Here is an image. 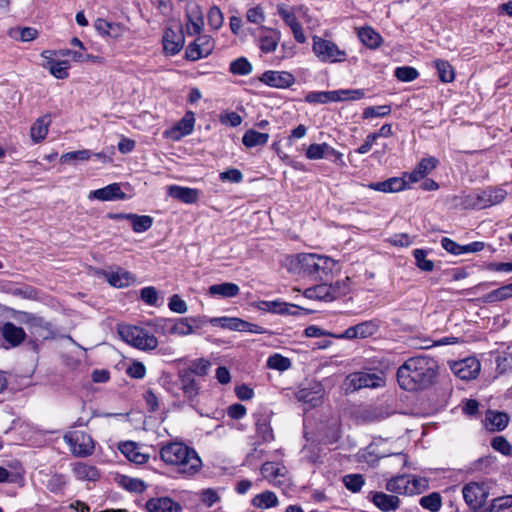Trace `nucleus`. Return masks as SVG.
Returning a JSON list of instances; mask_svg holds the SVG:
<instances>
[{
  "label": "nucleus",
  "instance_id": "nucleus-1",
  "mask_svg": "<svg viewBox=\"0 0 512 512\" xmlns=\"http://www.w3.org/2000/svg\"><path fill=\"white\" fill-rule=\"evenodd\" d=\"M438 370V363L433 357H410L398 368L397 382L406 391L425 390L434 384Z\"/></svg>",
  "mask_w": 512,
  "mask_h": 512
},
{
  "label": "nucleus",
  "instance_id": "nucleus-2",
  "mask_svg": "<svg viewBox=\"0 0 512 512\" xmlns=\"http://www.w3.org/2000/svg\"><path fill=\"white\" fill-rule=\"evenodd\" d=\"M160 458L168 465L176 466L179 473L193 475L202 466V461L197 452L187 445L172 442L160 449Z\"/></svg>",
  "mask_w": 512,
  "mask_h": 512
},
{
  "label": "nucleus",
  "instance_id": "nucleus-3",
  "mask_svg": "<svg viewBox=\"0 0 512 512\" xmlns=\"http://www.w3.org/2000/svg\"><path fill=\"white\" fill-rule=\"evenodd\" d=\"M298 263L303 273L320 280L327 277L336 265L332 258L314 253L298 255Z\"/></svg>",
  "mask_w": 512,
  "mask_h": 512
},
{
  "label": "nucleus",
  "instance_id": "nucleus-4",
  "mask_svg": "<svg viewBox=\"0 0 512 512\" xmlns=\"http://www.w3.org/2000/svg\"><path fill=\"white\" fill-rule=\"evenodd\" d=\"M118 333L126 343L141 350H153L158 346V340L153 334L137 326H120Z\"/></svg>",
  "mask_w": 512,
  "mask_h": 512
},
{
  "label": "nucleus",
  "instance_id": "nucleus-5",
  "mask_svg": "<svg viewBox=\"0 0 512 512\" xmlns=\"http://www.w3.org/2000/svg\"><path fill=\"white\" fill-rule=\"evenodd\" d=\"M463 498L473 512H484L489 496L488 487L484 483L470 482L462 488Z\"/></svg>",
  "mask_w": 512,
  "mask_h": 512
},
{
  "label": "nucleus",
  "instance_id": "nucleus-6",
  "mask_svg": "<svg viewBox=\"0 0 512 512\" xmlns=\"http://www.w3.org/2000/svg\"><path fill=\"white\" fill-rule=\"evenodd\" d=\"M507 192L502 188H487L473 192L466 197V204L477 209H484L501 203L506 198Z\"/></svg>",
  "mask_w": 512,
  "mask_h": 512
},
{
  "label": "nucleus",
  "instance_id": "nucleus-7",
  "mask_svg": "<svg viewBox=\"0 0 512 512\" xmlns=\"http://www.w3.org/2000/svg\"><path fill=\"white\" fill-rule=\"evenodd\" d=\"M64 441L70 446L71 452L77 457H86L93 453L94 442L91 436L82 431H69Z\"/></svg>",
  "mask_w": 512,
  "mask_h": 512
},
{
  "label": "nucleus",
  "instance_id": "nucleus-8",
  "mask_svg": "<svg viewBox=\"0 0 512 512\" xmlns=\"http://www.w3.org/2000/svg\"><path fill=\"white\" fill-rule=\"evenodd\" d=\"M208 319L205 317H184L178 320H165L164 324L170 334L186 336L193 334L196 329L202 328Z\"/></svg>",
  "mask_w": 512,
  "mask_h": 512
},
{
  "label": "nucleus",
  "instance_id": "nucleus-9",
  "mask_svg": "<svg viewBox=\"0 0 512 512\" xmlns=\"http://www.w3.org/2000/svg\"><path fill=\"white\" fill-rule=\"evenodd\" d=\"M313 52L323 62H338L344 60L345 52L340 50L338 46L321 37H313Z\"/></svg>",
  "mask_w": 512,
  "mask_h": 512
},
{
  "label": "nucleus",
  "instance_id": "nucleus-10",
  "mask_svg": "<svg viewBox=\"0 0 512 512\" xmlns=\"http://www.w3.org/2000/svg\"><path fill=\"white\" fill-rule=\"evenodd\" d=\"M215 42L209 35H199L185 51L187 60L196 61L209 56L214 50Z\"/></svg>",
  "mask_w": 512,
  "mask_h": 512
},
{
  "label": "nucleus",
  "instance_id": "nucleus-11",
  "mask_svg": "<svg viewBox=\"0 0 512 512\" xmlns=\"http://www.w3.org/2000/svg\"><path fill=\"white\" fill-rule=\"evenodd\" d=\"M257 307L262 311L271 312L279 315L298 316L307 314V311L304 308L280 300L260 301Z\"/></svg>",
  "mask_w": 512,
  "mask_h": 512
},
{
  "label": "nucleus",
  "instance_id": "nucleus-12",
  "mask_svg": "<svg viewBox=\"0 0 512 512\" xmlns=\"http://www.w3.org/2000/svg\"><path fill=\"white\" fill-rule=\"evenodd\" d=\"M347 379L350 387L354 390L362 388H378L385 384L384 379L378 374L363 371L351 373Z\"/></svg>",
  "mask_w": 512,
  "mask_h": 512
},
{
  "label": "nucleus",
  "instance_id": "nucleus-13",
  "mask_svg": "<svg viewBox=\"0 0 512 512\" xmlns=\"http://www.w3.org/2000/svg\"><path fill=\"white\" fill-rule=\"evenodd\" d=\"M480 369V362L475 357H468L457 361L451 366L452 372L462 380L475 379L478 376Z\"/></svg>",
  "mask_w": 512,
  "mask_h": 512
},
{
  "label": "nucleus",
  "instance_id": "nucleus-14",
  "mask_svg": "<svg viewBox=\"0 0 512 512\" xmlns=\"http://www.w3.org/2000/svg\"><path fill=\"white\" fill-rule=\"evenodd\" d=\"M324 389L320 383H311L308 387L300 388L296 393L298 401L308 405L309 408H315L322 403Z\"/></svg>",
  "mask_w": 512,
  "mask_h": 512
},
{
  "label": "nucleus",
  "instance_id": "nucleus-15",
  "mask_svg": "<svg viewBox=\"0 0 512 512\" xmlns=\"http://www.w3.org/2000/svg\"><path fill=\"white\" fill-rule=\"evenodd\" d=\"M378 324L373 321H364L357 325L347 328L340 335H332L338 339H356V338H367L374 335L378 331Z\"/></svg>",
  "mask_w": 512,
  "mask_h": 512
},
{
  "label": "nucleus",
  "instance_id": "nucleus-16",
  "mask_svg": "<svg viewBox=\"0 0 512 512\" xmlns=\"http://www.w3.org/2000/svg\"><path fill=\"white\" fill-rule=\"evenodd\" d=\"M259 80L270 87L281 89L288 88L295 82V78L290 72L272 70L265 71Z\"/></svg>",
  "mask_w": 512,
  "mask_h": 512
},
{
  "label": "nucleus",
  "instance_id": "nucleus-17",
  "mask_svg": "<svg viewBox=\"0 0 512 512\" xmlns=\"http://www.w3.org/2000/svg\"><path fill=\"white\" fill-rule=\"evenodd\" d=\"M88 198L90 200L97 199L100 201H115L125 200L127 195L121 190L119 183H112L103 188L91 191Z\"/></svg>",
  "mask_w": 512,
  "mask_h": 512
},
{
  "label": "nucleus",
  "instance_id": "nucleus-18",
  "mask_svg": "<svg viewBox=\"0 0 512 512\" xmlns=\"http://www.w3.org/2000/svg\"><path fill=\"white\" fill-rule=\"evenodd\" d=\"M368 498L382 512L396 511L400 505L398 496L389 495L384 492H371Z\"/></svg>",
  "mask_w": 512,
  "mask_h": 512
},
{
  "label": "nucleus",
  "instance_id": "nucleus-19",
  "mask_svg": "<svg viewBox=\"0 0 512 512\" xmlns=\"http://www.w3.org/2000/svg\"><path fill=\"white\" fill-rule=\"evenodd\" d=\"M439 161L435 157H427L421 159V161L417 164L416 168L410 172L405 173L404 178L408 179V183H416L421 179L425 178L433 169L436 168Z\"/></svg>",
  "mask_w": 512,
  "mask_h": 512
},
{
  "label": "nucleus",
  "instance_id": "nucleus-20",
  "mask_svg": "<svg viewBox=\"0 0 512 512\" xmlns=\"http://www.w3.org/2000/svg\"><path fill=\"white\" fill-rule=\"evenodd\" d=\"M0 334L10 347L19 346L26 338L24 329L12 322H5L0 329Z\"/></svg>",
  "mask_w": 512,
  "mask_h": 512
},
{
  "label": "nucleus",
  "instance_id": "nucleus-21",
  "mask_svg": "<svg viewBox=\"0 0 512 512\" xmlns=\"http://www.w3.org/2000/svg\"><path fill=\"white\" fill-rule=\"evenodd\" d=\"M145 508L148 512H181L182 506L170 497H158L149 499Z\"/></svg>",
  "mask_w": 512,
  "mask_h": 512
},
{
  "label": "nucleus",
  "instance_id": "nucleus-22",
  "mask_svg": "<svg viewBox=\"0 0 512 512\" xmlns=\"http://www.w3.org/2000/svg\"><path fill=\"white\" fill-rule=\"evenodd\" d=\"M179 388L182 390L183 395L188 400H193L199 394V386L196 383L194 376L190 372L180 370L178 373Z\"/></svg>",
  "mask_w": 512,
  "mask_h": 512
},
{
  "label": "nucleus",
  "instance_id": "nucleus-23",
  "mask_svg": "<svg viewBox=\"0 0 512 512\" xmlns=\"http://www.w3.org/2000/svg\"><path fill=\"white\" fill-rule=\"evenodd\" d=\"M406 186L407 180L404 177H392L385 181L374 182L368 185L370 189L383 193L399 192L404 190Z\"/></svg>",
  "mask_w": 512,
  "mask_h": 512
},
{
  "label": "nucleus",
  "instance_id": "nucleus-24",
  "mask_svg": "<svg viewBox=\"0 0 512 512\" xmlns=\"http://www.w3.org/2000/svg\"><path fill=\"white\" fill-rule=\"evenodd\" d=\"M184 45V36L172 29H166L163 35V47L166 53L175 55L181 51Z\"/></svg>",
  "mask_w": 512,
  "mask_h": 512
},
{
  "label": "nucleus",
  "instance_id": "nucleus-25",
  "mask_svg": "<svg viewBox=\"0 0 512 512\" xmlns=\"http://www.w3.org/2000/svg\"><path fill=\"white\" fill-rule=\"evenodd\" d=\"M264 34L259 38V47L263 53L274 52L281 39L280 31L276 29L263 28Z\"/></svg>",
  "mask_w": 512,
  "mask_h": 512
},
{
  "label": "nucleus",
  "instance_id": "nucleus-26",
  "mask_svg": "<svg viewBox=\"0 0 512 512\" xmlns=\"http://www.w3.org/2000/svg\"><path fill=\"white\" fill-rule=\"evenodd\" d=\"M168 192L171 197L186 204H193L199 199V191L194 188L172 185Z\"/></svg>",
  "mask_w": 512,
  "mask_h": 512
},
{
  "label": "nucleus",
  "instance_id": "nucleus-27",
  "mask_svg": "<svg viewBox=\"0 0 512 512\" xmlns=\"http://www.w3.org/2000/svg\"><path fill=\"white\" fill-rule=\"evenodd\" d=\"M195 124L194 114L187 112L184 117L171 130V137L175 140L190 135L193 132Z\"/></svg>",
  "mask_w": 512,
  "mask_h": 512
},
{
  "label": "nucleus",
  "instance_id": "nucleus-28",
  "mask_svg": "<svg viewBox=\"0 0 512 512\" xmlns=\"http://www.w3.org/2000/svg\"><path fill=\"white\" fill-rule=\"evenodd\" d=\"M119 450L126 458L136 464H144L148 461V456L139 451L136 443L126 441L119 444Z\"/></svg>",
  "mask_w": 512,
  "mask_h": 512
},
{
  "label": "nucleus",
  "instance_id": "nucleus-29",
  "mask_svg": "<svg viewBox=\"0 0 512 512\" xmlns=\"http://www.w3.org/2000/svg\"><path fill=\"white\" fill-rule=\"evenodd\" d=\"M509 422V416L504 412L488 411L485 416V425L491 431H502Z\"/></svg>",
  "mask_w": 512,
  "mask_h": 512
},
{
  "label": "nucleus",
  "instance_id": "nucleus-30",
  "mask_svg": "<svg viewBox=\"0 0 512 512\" xmlns=\"http://www.w3.org/2000/svg\"><path fill=\"white\" fill-rule=\"evenodd\" d=\"M240 292V288L237 284L231 282H224L221 284L211 285L208 289V293L211 296H219L222 298H233L236 297Z\"/></svg>",
  "mask_w": 512,
  "mask_h": 512
},
{
  "label": "nucleus",
  "instance_id": "nucleus-31",
  "mask_svg": "<svg viewBox=\"0 0 512 512\" xmlns=\"http://www.w3.org/2000/svg\"><path fill=\"white\" fill-rule=\"evenodd\" d=\"M20 321L26 324L32 333L40 334L41 330L50 329V324L44 318L28 312L20 313Z\"/></svg>",
  "mask_w": 512,
  "mask_h": 512
},
{
  "label": "nucleus",
  "instance_id": "nucleus-32",
  "mask_svg": "<svg viewBox=\"0 0 512 512\" xmlns=\"http://www.w3.org/2000/svg\"><path fill=\"white\" fill-rule=\"evenodd\" d=\"M340 92L337 91H313L305 96V101L313 104H325L340 101Z\"/></svg>",
  "mask_w": 512,
  "mask_h": 512
},
{
  "label": "nucleus",
  "instance_id": "nucleus-33",
  "mask_svg": "<svg viewBox=\"0 0 512 512\" xmlns=\"http://www.w3.org/2000/svg\"><path fill=\"white\" fill-rule=\"evenodd\" d=\"M333 289L326 283L315 285L307 288L304 291V296L308 299L321 300V301H333L332 292Z\"/></svg>",
  "mask_w": 512,
  "mask_h": 512
},
{
  "label": "nucleus",
  "instance_id": "nucleus-34",
  "mask_svg": "<svg viewBox=\"0 0 512 512\" xmlns=\"http://www.w3.org/2000/svg\"><path fill=\"white\" fill-rule=\"evenodd\" d=\"M358 37L360 41L370 49L378 48L383 42L381 35L371 27L360 28L358 30Z\"/></svg>",
  "mask_w": 512,
  "mask_h": 512
},
{
  "label": "nucleus",
  "instance_id": "nucleus-35",
  "mask_svg": "<svg viewBox=\"0 0 512 512\" xmlns=\"http://www.w3.org/2000/svg\"><path fill=\"white\" fill-rule=\"evenodd\" d=\"M270 136L268 133L258 132L255 129L247 130L243 137L242 143L247 148H254L257 146H264L267 144Z\"/></svg>",
  "mask_w": 512,
  "mask_h": 512
},
{
  "label": "nucleus",
  "instance_id": "nucleus-36",
  "mask_svg": "<svg viewBox=\"0 0 512 512\" xmlns=\"http://www.w3.org/2000/svg\"><path fill=\"white\" fill-rule=\"evenodd\" d=\"M255 425L258 435L264 442H270L274 439V434L268 415H258L255 421Z\"/></svg>",
  "mask_w": 512,
  "mask_h": 512
},
{
  "label": "nucleus",
  "instance_id": "nucleus-37",
  "mask_svg": "<svg viewBox=\"0 0 512 512\" xmlns=\"http://www.w3.org/2000/svg\"><path fill=\"white\" fill-rule=\"evenodd\" d=\"M279 503L276 494L272 491H264L252 499V505L260 509H269Z\"/></svg>",
  "mask_w": 512,
  "mask_h": 512
},
{
  "label": "nucleus",
  "instance_id": "nucleus-38",
  "mask_svg": "<svg viewBox=\"0 0 512 512\" xmlns=\"http://www.w3.org/2000/svg\"><path fill=\"white\" fill-rule=\"evenodd\" d=\"M108 282L114 287L123 288L133 283L134 277L130 272L119 269L109 274Z\"/></svg>",
  "mask_w": 512,
  "mask_h": 512
},
{
  "label": "nucleus",
  "instance_id": "nucleus-39",
  "mask_svg": "<svg viewBox=\"0 0 512 512\" xmlns=\"http://www.w3.org/2000/svg\"><path fill=\"white\" fill-rule=\"evenodd\" d=\"M243 321L237 317H215L208 320L214 326L230 329L233 331H241L243 329Z\"/></svg>",
  "mask_w": 512,
  "mask_h": 512
},
{
  "label": "nucleus",
  "instance_id": "nucleus-40",
  "mask_svg": "<svg viewBox=\"0 0 512 512\" xmlns=\"http://www.w3.org/2000/svg\"><path fill=\"white\" fill-rule=\"evenodd\" d=\"M73 472L80 480H96L99 477V471L95 466L86 463H77Z\"/></svg>",
  "mask_w": 512,
  "mask_h": 512
},
{
  "label": "nucleus",
  "instance_id": "nucleus-41",
  "mask_svg": "<svg viewBox=\"0 0 512 512\" xmlns=\"http://www.w3.org/2000/svg\"><path fill=\"white\" fill-rule=\"evenodd\" d=\"M118 483L125 490L133 493H142L147 488V485L141 479L126 475L120 476Z\"/></svg>",
  "mask_w": 512,
  "mask_h": 512
},
{
  "label": "nucleus",
  "instance_id": "nucleus-42",
  "mask_svg": "<svg viewBox=\"0 0 512 512\" xmlns=\"http://www.w3.org/2000/svg\"><path fill=\"white\" fill-rule=\"evenodd\" d=\"M409 483L410 479L407 476H397L387 482L386 489L389 492L405 494L412 491V489H409Z\"/></svg>",
  "mask_w": 512,
  "mask_h": 512
},
{
  "label": "nucleus",
  "instance_id": "nucleus-43",
  "mask_svg": "<svg viewBox=\"0 0 512 512\" xmlns=\"http://www.w3.org/2000/svg\"><path fill=\"white\" fill-rule=\"evenodd\" d=\"M48 124L46 117L38 118L30 129V135L35 143L45 139L48 133Z\"/></svg>",
  "mask_w": 512,
  "mask_h": 512
},
{
  "label": "nucleus",
  "instance_id": "nucleus-44",
  "mask_svg": "<svg viewBox=\"0 0 512 512\" xmlns=\"http://www.w3.org/2000/svg\"><path fill=\"white\" fill-rule=\"evenodd\" d=\"M419 504L422 508L430 512H438L442 507V497L438 492H432L429 495L421 497Z\"/></svg>",
  "mask_w": 512,
  "mask_h": 512
},
{
  "label": "nucleus",
  "instance_id": "nucleus-45",
  "mask_svg": "<svg viewBox=\"0 0 512 512\" xmlns=\"http://www.w3.org/2000/svg\"><path fill=\"white\" fill-rule=\"evenodd\" d=\"M435 68L437 70L440 81L444 83L452 82L455 78V73L453 67L450 65L448 61L445 60H435Z\"/></svg>",
  "mask_w": 512,
  "mask_h": 512
},
{
  "label": "nucleus",
  "instance_id": "nucleus-46",
  "mask_svg": "<svg viewBox=\"0 0 512 512\" xmlns=\"http://www.w3.org/2000/svg\"><path fill=\"white\" fill-rule=\"evenodd\" d=\"M132 224V229L136 233H142L151 228L153 218L148 215H137L132 213L129 220Z\"/></svg>",
  "mask_w": 512,
  "mask_h": 512
},
{
  "label": "nucleus",
  "instance_id": "nucleus-47",
  "mask_svg": "<svg viewBox=\"0 0 512 512\" xmlns=\"http://www.w3.org/2000/svg\"><path fill=\"white\" fill-rule=\"evenodd\" d=\"M510 297H512V283H510L508 285H504L498 289H495V290L489 292L484 297V302L494 303V302L506 300Z\"/></svg>",
  "mask_w": 512,
  "mask_h": 512
},
{
  "label": "nucleus",
  "instance_id": "nucleus-48",
  "mask_svg": "<svg viewBox=\"0 0 512 512\" xmlns=\"http://www.w3.org/2000/svg\"><path fill=\"white\" fill-rule=\"evenodd\" d=\"M47 67L50 73L57 79H66L69 76L68 69L70 65L68 61H55L50 59L47 61Z\"/></svg>",
  "mask_w": 512,
  "mask_h": 512
},
{
  "label": "nucleus",
  "instance_id": "nucleus-49",
  "mask_svg": "<svg viewBox=\"0 0 512 512\" xmlns=\"http://www.w3.org/2000/svg\"><path fill=\"white\" fill-rule=\"evenodd\" d=\"M229 71L234 75L245 76L252 72V64L245 57H239L230 63Z\"/></svg>",
  "mask_w": 512,
  "mask_h": 512
},
{
  "label": "nucleus",
  "instance_id": "nucleus-50",
  "mask_svg": "<svg viewBox=\"0 0 512 512\" xmlns=\"http://www.w3.org/2000/svg\"><path fill=\"white\" fill-rule=\"evenodd\" d=\"M211 367L210 361L204 358H198L191 361L189 367L184 369L186 372H190V375L205 376Z\"/></svg>",
  "mask_w": 512,
  "mask_h": 512
},
{
  "label": "nucleus",
  "instance_id": "nucleus-51",
  "mask_svg": "<svg viewBox=\"0 0 512 512\" xmlns=\"http://www.w3.org/2000/svg\"><path fill=\"white\" fill-rule=\"evenodd\" d=\"M267 366L270 369L286 371L291 367V361L289 358L284 357L281 354L275 353L268 358Z\"/></svg>",
  "mask_w": 512,
  "mask_h": 512
},
{
  "label": "nucleus",
  "instance_id": "nucleus-52",
  "mask_svg": "<svg viewBox=\"0 0 512 512\" xmlns=\"http://www.w3.org/2000/svg\"><path fill=\"white\" fill-rule=\"evenodd\" d=\"M303 9V6L293 7L291 10L278 7V14L286 23V25L291 28L299 23L296 17V12L302 13Z\"/></svg>",
  "mask_w": 512,
  "mask_h": 512
},
{
  "label": "nucleus",
  "instance_id": "nucleus-53",
  "mask_svg": "<svg viewBox=\"0 0 512 512\" xmlns=\"http://www.w3.org/2000/svg\"><path fill=\"white\" fill-rule=\"evenodd\" d=\"M511 507L512 498L510 497V495H506L493 499L492 502L487 505L486 510L484 512H501Z\"/></svg>",
  "mask_w": 512,
  "mask_h": 512
},
{
  "label": "nucleus",
  "instance_id": "nucleus-54",
  "mask_svg": "<svg viewBox=\"0 0 512 512\" xmlns=\"http://www.w3.org/2000/svg\"><path fill=\"white\" fill-rule=\"evenodd\" d=\"M413 256L416 261V266L426 272H430L434 269V263L431 260H428L427 257V251L424 249H415L413 251Z\"/></svg>",
  "mask_w": 512,
  "mask_h": 512
},
{
  "label": "nucleus",
  "instance_id": "nucleus-55",
  "mask_svg": "<svg viewBox=\"0 0 512 512\" xmlns=\"http://www.w3.org/2000/svg\"><path fill=\"white\" fill-rule=\"evenodd\" d=\"M343 483L345 487L353 493L359 492L363 487L365 480L361 474H348L344 476Z\"/></svg>",
  "mask_w": 512,
  "mask_h": 512
},
{
  "label": "nucleus",
  "instance_id": "nucleus-56",
  "mask_svg": "<svg viewBox=\"0 0 512 512\" xmlns=\"http://www.w3.org/2000/svg\"><path fill=\"white\" fill-rule=\"evenodd\" d=\"M394 75L399 81L411 82L419 76V73L414 67L402 66L395 69Z\"/></svg>",
  "mask_w": 512,
  "mask_h": 512
},
{
  "label": "nucleus",
  "instance_id": "nucleus-57",
  "mask_svg": "<svg viewBox=\"0 0 512 512\" xmlns=\"http://www.w3.org/2000/svg\"><path fill=\"white\" fill-rule=\"evenodd\" d=\"M350 282V278L346 277L341 281H336L334 284H328L333 289L331 291L333 300L345 296L350 291Z\"/></svg>",
  "mask_w": 512,
  "mask_h": 512
},
{
  "label": "nucleus",
  "instance_id": "nucleus-58",
  "mask_svg": "<svg viewBox=\"0 0 512 512\" xmlns=\"http://www.w3.org/2000/svg\"><path fill=\"white\" fill-rule=\"evenodd\" d=\"M327 143L310 144L306 150V157L310 160H319L326 157Z\"/></svg>",
  "mask_w": 512,
  "mask_h": 512
},
{
  "label": "nucleus",
  "instance_id": "nucleus-59",
  "mask_svg": "<svg viewBox=\"0 0 512 512\" xmlns=\"http://www.w3.org/2000/svg\"><path fill=\"white\" fill-rule=\"evenodd\" d=\"M491 446L494 450L500 452L505 456H510L512 453V446L509 441L503 436H496L491 441Z\"/></svg>",
  "mask_w": 512,
  "mask_h": 512
},
{
  "label": "nucleus",
  "instance_id": "nucleus-60",
  "mask_svg": "<svg viewBox=\"0 0 512 512\" xmlns=\"http://www.w3.org/2000/svg\"><path fill=\"white\" fill-rule=\"evenodd\" d=\"M391 113V107L388 105L370 106L364 109L363 118L384 117Z\"/></svg>",
  "mask_w": 512,
  "mask_h": 512
},
{
  "label": "nucleus",
  "instance_id": "nucleus-61",
  "mask_svg": "<svg viewBox=\"0 0 512 512\" xmlns=\"http://www.w3.org/2000/svg\"><path fill=\"white\" fill-rule=\"evenodd\" d=\"M207 19L210 27L218 30L223 24L224 17L221 10L217 6H213L208 11Z\"/></svg>",
  "mask_w": 512,
  "mask_h": 512
},
{
  "label": "nucleus",
  "instance_id": "nucleus-62",
  "mask_svg": "<svg viewBox=\"0 0 512 512\" xmlns=\"http://www.w3.org/2000/svg\"><path fill=\"white\" fill-rule=\"evenodd\" d=\"M10 292L12 295L19 296L24 299H36L38 295L37 290L28 285L15 286L11 288Z\"/></svg>",
  "mask_w": 512,
  "mask_h": 512
},
{
  "label": "nucleus",
  "instance_id": "nucleus-63",
  "mask_svg": "<svg viewBox=\"0 0 512 512\" xmlns=\"http://www.w3.org/2000/svg\"><path fill=\"white\" fill-rule=\"evenodd\" d=\"M91 156H92V153L89 150H86V149L78 150V151H72V152H68V153L63 154L61 156V162L62 163H68V162H70L72 160L86 161V160L90 159Z\"/></svg>",
  "mask_w": 512,
  "mask_h": 512
},
{
  "label": "nucleus",
  "instance_id": "nucleus-64",
  "mask_svg": "<svg viewBox=\"0 0 512 512\" xmlns=\"http://www.w3.org/2000/svg\"><path fill=\"white\" fill-rule=\"evenodd\" d=\"M140 297L143 302H145L148 305L156 306L158 302V293L157 290L152 287H144L141 289Z\"/></svg>",
  "mask_w": 512,
  "mask_h": 512
}]
</instances>
